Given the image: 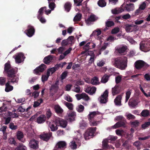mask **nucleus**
<instances>
[{
  "label": "nucleus",
  "instance_id": "obj_1",
  "mask_svg": "<svg viewBox=\"0 0 150 150\" xmlns=\"http://www.w3.org/2000/svg\"><path fill=\"white\" fill-rule=\"evenodd\" d=\"M127 61L126 57L123 56L119 57L114 59L113 65L117 68L124 70L127 67Z\"/></svg>",
  "mask_w": 150,
  "mask_h": 150
},
{
  "label": "nucleus",
  "instance_id": "obj_2",
  "mask_svg": "<svg viewBox=\"0 0 150 150\" xmlns=\"http://www.w3.org/2000/svg\"><path fill=\"white\" fill-rule=\"evenodd\" d=\"M7 76L9 78L8 79L7 82L5 84L17 83L18 78L15 75V69L11 68L6 72Z\"/></svg>",
  "mask_w": 150,
  "mask_h": 150
},
{
  "label": "nucleus",
  "instance_id": "obj_3",
  "mask_svg": "<svg viewBox=\"0 0 150 150\" xmlns=\"http://www.w3.org/2000/svg\"><path fill=\"white\" fill-rule=\"evenodd\" d=\"M128 11H133L134 9V4L131 3L127 4L125 6H124L123 5L118 8H117L112 10V13L115 14H118L123 12L125 9Z\"/></svg>",
  "mask_w": 150,
  "mask_h": 150
},
{
  "label": "nucleus",
  "instance_id": "obj_4",
  "mask_svg": "<svg viewBox=\"0 0 150 150\" xmlns=\"http://www.w3.org/2000/svg\"><path fill=\"white\" fill-rule=\"evenodd\" d=\"M135 68L137 70L142 69L143 71L146 70L149 67V65L142 60H138L134 63Z\"/></svg>",
  "mask_w": 150,
  "mask_h": 150
},
{
  "label": "nucleus",
  "instance_id": "obj_5",
  "mask_svg": "<svg viewBox=\"0 0 150 150\" xmlns=\"http://www.w3.org/2000/svg\"><path fill=\"white\" fill-rule=\"evenodd\" d=\"M96 130V127L88 128L84 134L85 139L86 140L88 139L89 137H91L94 134Z\"/></svg>",
  "mask_w": 150,
  "mask_h": 150
},
{
  "label": "nucleus",
  "instance_id": "obj_6",
  "mask_svg": "<svg viewBox=\"0 0 150 150\" xmlns=\"http://www.w3.org/2000/svg\"><path fill=\"white\" fill-rule=\"evenodd\" d=\"M108 90H106L103 94L100 97L98 100L101 103H105L108 101Z\"/></svg>",
  "mask_w": 150,
  "mask_h": 150
},
{
  "label": "nucleus",
  "instance_id": "obj_7",
  "mask_svg": "<svg viewBox=\"0 0 150 150\" xmlns=\"http://www.w3.org/2000/svg\"><path fill=\"white\" fill-rule=\"evenodd\" d=\"M35 31L34 27L29 25L27 27V29L25 30V33L28 37H31L34 35Z\"/></svg>",
  "mask_w": 150,
  "mask_h": 150
},
{
  "label": "nucleus",
  "instance_id": "obj_8",
  "mask_svg": "<svg viewBox=\"0 0 150 150\" xmlns=\"http://www.w3.org/2000/svg\"><path fill=\"white\" fill-rule=\"evenodd\" d=\"M46 67V66L45 64H42L34 69V73L36 74H39L40 73L42 72L45 70Z\"/></svg>",
  "mask_w": 150,
  "mask_h": 150
},
{
  "label": "nucleus",
  "instance_id": "obj_9",
  "mask_svg": "<svg viewBox=\"0 0 150 150\" xmlns=\"http://www.w3.org/2000/svg\"><path fill=\"white\" fill-rule=\"evenodd\" d=\"M55 122L58 125L59 124L60 126L63 128L65 127L67 125L66 121L57 117L55 118Z\"/></svg>",
  "mask_w": 150,
  "mask_h": 150
},
{
  "label": "nucleus",
  "instance_id": "obj_10",
  "mask_svg": "<svg viewBox=\"0 0 150 150\" xmlns=\"http://www.w3.org/2000/svg\"><path fill=\"white\" fill-rule=\"evenodd\" d=\"M75 96L78 100L82 99L85 101H88L90 100L88 96L84 93H82L81 94H77Z\"/></svg>",
  "mask_w": 150,
  "mask_h": 150
},
{
  "label": "nucleus",
  "instance_id": "obj_11",
  "mask_svg": "<svg viewBox=\"0 0 150 150\" xmlns=\"http://www.w3.org/2000/svg\"><path fill=\"white\" fill-rule=\"evenodd\" d=\"M52 135V133L50 132L48 133H43L40 135V138L42 140L47 141L50 138Z\"/></svg>",
  "mask_w": 150,
  "mask_h": 150
},
{
  "label": "nucleus",
  "instance_id": "obj_12",
  "mask_svg": "<svg viewBox=\"0 0 150 150\" xmlns=\"http://www.w3.org/2000/svg\"><path fill=\"white\" fill-rule=\"evenodd\" d=\"M122 89L120 85H116L115 86L112 88V94L113 96H114L119 93Z\"/></svg>",
  "mask_w": 150,
  "mask_h": 150
},
{
  "label": "nucleus",
  "instance_id": "obj_13",
  "mask_svg": "<svg viewBox=\"0 0 150 150\" xmlns=\"http://www.w3.org/2000/svg\"><path fill=\"white\" fill-rule=\"evenodd\" d=\"M38 142L34 139H32L29 142L30 147L33 149L38 148Z\"/></svg>",
  "mask_w": 150,
  "mask_h": 150
},
{
  "label": "nucleus",
  "instance_id": "obj_14",
  "mask_svg": "<svg viewBox=\"0 0 150 150\" xmlns=\"http://www.w3.org/2000/svg\"><path fill=\"white\" fill-rule=\"evenodd\" d=\"M96 90V88L95 87L91 88L88 87L86 88H85L84 89V91L85 92L89 94L92 95L95 93Z\"/></svg>",
  "mask_w": 150,
  "mask_h": 150
},
{
  "label": "nucleus",
  "instance_id": "obj_15",
  "mask_svg": "<svg viewBox=\"0 0 150 150\" xmlns=\"http://www.w3.org/2000/svg\"><path fill=\"white\" fill-rule=\"evenodd\" d=\"M97 19V18L95 15H91L87 19L85 20L86 23L87 24H90L91 22L95 21Z\"/></svg>",
  "mask_w": 150,
  "mask_h": 150
},
{
  "label": "nucleus",
  "instance_id": "obj_16",
  "mask_svg": "<svg viewBox=\"0 0 150 150\" xmlns=\"http://www.w3.org/2000/svg\"><path fill=\"white\" fill-rule=\"evenodd\" d=\"M127 47L126 46H123L117 49V52L121 55H123L126 54Z\"/></svg>",
  "mask_w": 150,
  "mask_h": 150
},
{
  "label": "nucleus",
  "instance_id": "obj_17",
  "mask_svg": "<svg viewBox=\"0 0 150 150\" xmlns=\"http://www.w3.org/2000/svg\"><path fill=\"white\" fill-rule=\"evenodd\" d=\"M48 125L50 127L51 130L52 131H54L57 130L58 127L57 125H58L55 123V125H54L53 123L54 122H47Z\"/></svg>",
  "mask_w": 150,
  "mask_h": 150
},
{
  "label": "nucleus",
  "instance_id": "obj_18",
  "mask_svg": "<svg viewBox=\"0 0 150 150\" xmlns=\"http://www.w3.org/2000/svg\"><path fill=\"white\" fill-rule=\"evenodd\" d=\"M23 54L22 53H20L18 54L17 55L13 56V57H14L16 63H19L21 62V58L23 57Z\"/></svg>",
  "mask_w": 150,
  "mask_h": 150
},
{
  "label": "nucleus",
  "instance_id": "obj_19",
  "mask_svg": "<svg viewBox=\"0 0 150 150\" xmlns=\"http://www.w3.org/2000/svg\"><path fill=\"white\" fill-rule=\"evenodd\" d=\"M122 127H126L125 122L122 121L116 123L114 125L112 126V127L114 129H116Z\"/></svg>",
  "mask_w": 150,
  "mask_h": 150
},
{
  "label": "nucleus",
  "instance_id": "obj_20",
  "mask_svg": "<svg viewBox=\"0 0 150 150\" xmlns=\"http://www.w3.org/2000/svg\"><path fill=\"white\" fill-rule=\"evenodd\" d=\"M100 114V113L98 111L90 112L87 116L88 119V120H92L96 115H99Z\"/></svg>",
  "mask_w": 150,
  "mask_h": 150
},
{
  "label": "nucleus",
  "instance_id": "obj_21",
  "mask_svg": "<svg viewBox=\"0 0 150 150\" xmlns=\"http://www.w3.org/2000/svg\"><path fill=\"white\" fill-rule=\"evenodd\" d=\"M53 59V56L49 55L45 57L43 60V62L46 64H49Z\"/></svg>",
  "mask_w": 150,
  "mask_h": 150
},
{
  "label": "nucleus",
  "instance_id": "obj_22",
  "mask_svg": "<svg viewBox=\"0 0 150 150\" xmlns=\"http://www.w3.org/2000/svg\"><path fill=\"white\" fill-rule=\"evenodd\" d=\"M136 26L133 24H125L124 26V28L125 29L126 31L129 33L133 31L132 28Z\"/></svg>",
  "mask_w": 150,
  "mask_h": 150
},
{
  "label": "nucleus",
  "instance_id": "obj_23",
  "mask_svg": "<svg viewBox=\"0 0 150 150\" xmlns=\"http://www.w3.org/2000/svg\"><path fill=\"white\" fill-rule=\"evenodd\" d=\"M67 144L65 141H59L57 144L56 147L57 148L63 149L65 148Z\"/></svg>",
  "mask_w": 150,
  "mask_h": 150
},
{
  "label": "nucleus",
  "instance_id": "obj_24",
  "mask_svg": "<svg viewBox=\"0 0 150 150\" xmlns=\"http://www.w3.org/2000/svg\"><path fill=\"white\" fill-rule=\"evenodd\" d=\"M122 97L121 95L117 96L115 99L114 102L115 104L117 106H120L121 105V99Z\"/></svg>",
  "mask_w": 150,
  "mask_h": 150
},
{
  "label": "nucleus",
  "instance_id": "obj_25",
  "mask_svg": "<svg viewBox=\"0 0 150 150\" xmlns=\"http://www.w3.org/2000/svg\"><path fill=\"white\" fill-rule=\"evenodd\" d=\"M79 143L77 141L76 139H74L73 141L70 142L69 144L70 146L72 149H75L76 148L77 144Z\"/></svg>",
  "mask_w": 150,
  "mask_h": 150
},
{
  "label": "nucleus",
  "instance_id": "obj_26",
  "mask_svg": "<svg viewBox=\"0 0 150 150\" xmlns=\"http://www.w3.org/2000/svg\"><path fill=\"white\" fill-rule=\"evenodd\" d=\"M46 120V117L43 115H41L37 118V121L38 123L44 122Z\"/></svg>",
  "mask_w": 150,
  "mask_h": 150
},
{
  "label": "nucleus",
  "instance_id": "obj_27",
  "mask_svg": "<svg viewBox=\"0 0 150 150\" xmlns=\"http://www.w3.org/2000/svg\"><path fill=\"white\" fill-rule=\"evenodd\" d=\"M139 102L136 100H132L130 99L129 100L128 104L129 106L133 107L137 105Z\"/></svg>",
  "mask_w": 150,
  "mask_h": 150
},
{
  "label": "nucleus",
  "instance_id": "obj_28",
  "mask_svg": "<svg viewBox=\"0 0 150 150\" xmlns=\"http://www.w3.org/2000/svg\"><path fill=\"white\" fill-rule=\"evenodd\" d=\"M54 108L55 112L58 113H62L63 112V109L58 105H54Z\"/></svg>",
  "mask_w": 150,
  "mask_h": 150
},
{
  "label": "nucleus",
  "instance_id": "obj_29",
  "mask_svg": "<svg viewBox=\"0 0 150 150\" xmlns=\"http://www.w3.org/2000/svg\"><path fill=\"white\" fill-rule=\"evenodd\" d=\"M11 67L10 62L9 61H8L6 63L4 64V72L6 73V72L8 71V70L11 69Z\"/></svg>",
  "mask_w": 150,
  "mask_h": 150
},
{
  "label": "nucleus",
  "instance_id": "obj_30",
  "mask_svg": "<svg viewBox=\"0 0 150 150\" xmlns=\"http://www.w3.org/2000/svg\"><path fill=\"white\" fill-rule=\"evenodd\" d=\"M69 118L68 119L71 122L74 120V117L76 116V113L71 112L68 114Z\"/></svg>",
  "mask_w": 150,
  "mask_h": 150
},
{
  "label": "nucleus",
  "instance_id": "obj_31",
  "mask_svg": "<svg viewBox=\"0 0 150 150\" xmlns=\"http://www.w3.org/2000/svg\"><path fill=\"white\" fill-rule=\"evenodd\" d=\"M71 4L70 2H66L64 5V8L65 10L67 12H69L71 8Z\"/></svg>",
  "mask_w": 150,
  "mask_h": 150
},
{
  "label": "nucleus",
  "instance_id": "obj_32",
  "mask_svg": "<svg viewBox=\"0 0 150 150\" xmlns=\"http://www.w3.org/2000/svg\"><path fill=\"white\" fill-rule=\"evenodd\" d=\"M72 91L77 93H79L82 91V89L79 85H75L72 88Z\"/></svg>",
  "mask_w": 150,
  "mask_h": 150
},
{
  "label": "nucleus",
  "instance_id": "obj_33",
  "mask_svg": "<svg viewBox=\"0 0 150 150\" xmlns=\"http://www.w3.org/2000/svg\"><path fill=\"white\" fill-rule=\"evenodd\" d=\"M140 49L142 51L146 52L147 46L145 42H141L140 43Z\"/></svg>",
  "mask_w": 150,
  "mask_h": 150
},
{
  "label": "nucleus",
  "instance_id": "obj_34",
  "mask_svg": "<svg viewBox=\"0 0 150 150\" xmlns=\"http://www.w3.org/2000/svg\"><path fill=\"white\" fill-rule=\"evenodd\" d=\"M47 7L46 6H44V7H41L40 8L38 11V14L37 16V18H39L40 17H42L43 15L44 9L45 10V9H46Z\"/></svg>",
  "mask_w": 150,
  "mask_h": 150
},
{
  "label": "nucleus",
  "instance_id": "obj_35",
  "mask_svg": "<svg viewBox=\"0 0 150 150\" xmlns=\"http://www.w3.org/2000/svg\"><path fill=\"white\" fill-rule=\"evenodd\" d=\"M91 83L92 84H98L100 83L98 78L95 76L91 80Z\"/></svg>",
  "mask_w": 150,
  "mask_h": 150
},
{
  "label": "nucleus",
  "instance_id": "obj_36",
  "mask_svg": "<svg viewBox=\"0 0 150 150\" xmlns=\"http://www.w3.org/2000/svg\"><path fill=\"white\" fill-rule=\"evenodd\" d=\"M130 124L131 127H135L139 125L140 122L138 120H135L134 121L130 122Z\"/></svg>",
  "mask_w": 150,
  "mask_h": 150
},
{
  "label": "nucleus",
  "instance_id": "obj_37",
  "mask_svg": "<svg viewBox=\"0 0 150 150\" xmlns=\"http://www.w3.org/2000/svg\"><path fill=\"white\" fill-rule=\"evenodd\" d=\"M16 137L18 140L21 141L24 137V135L22 132L19 131L16 133Z\"/></svg>",
  "mask_w": 150,
  "mask_h": 150
},
{
  "label": "nucleus",
  "instance_id": "obj_38",
  "mask_svg": "<svg viewBox=\"0 0 150 150\" xmlns=\"http://www.w3.org/2000/svg\"><path fill=\"white\" fill-rule=\"evenodd\" d=\"M89 123L91 126H95L99 124L100 122L93 120V119L88 120Z\"/></svg>",
  "mask_w": 150,
  "mask_h": 150
},
{
  "label": "nucleus",
  "instance_id": "obj_39",
  "mask_svg": "<svg viewBox=\"0 0 150 150\" xmlns=\"http://www.w3.org/2000/svg\"><path fill=\"white\" fill-rule=\"evenodd\" d=\"M87 124L85 121L82 120L79 123V127L81 129H83L87 127Z\"/></svg>",
  "mask_w": 150,
  "mask_h": 150
},
{
  "label": "nucleus",
  "instance_id": "obj_40",
  "mask_svg": "<svg viewBox=\"0 0 150 150\" xmlns=\"http://www.w3.org/2000/svg\"><path fill=\"white\" fill-rule=\"evenodd\" d=\"M43 102V100L42 98L38 100L37 101L34 102L33 105V107L36 108L40 105L41 103Z\"/></svg>",
  "mask_w": 150,
  "mask_h": 150
},
{
  "label": "nucleus",
  "instance_id": "obj_41",
  "mask_svg": "<svg viewBox=\"0 0 150 150\" xmlns=\"http://www.w3.org/2000/svg\"><path fill=\"white\" fill-rule=\"evenodd\" d=\"M82 14L80 13H77L74 18V21H79L81 20L82 17Z\"/></svg>",
  "mask_w": 150,
  "mask_h": 150
},
{
  "label": "nucleus",
  "instance_id": "obj_42",
  "mask_svg": "<svg viewBox=\"0 0 150 150\" xmlns=\"http://www.w3.org/2000/svg\"><path fill=\"white\" fill-rule=\"evenodd\" d=\"M149 111L147 110H143L141 113V115L143 117H148L149 115Z\"/></svg>",
  "mask_w": 150,
  "mask_h": 150
},
{
  "label": "nucleus",
  "instance_id": "obj_43",
  "mask_svg": "<svg viewBox=\"0 0 150 150\" xmlns=\"http://www.w3.org/2000/svg\"><path fill=\"white\" fill-rule=\"evenodd\" d=\"M109 76L107 75H105L103 76L102 77L101 82L102 83H105L106 82H107Z\"/></svg>",
  "mask_w": 150,
  "mask_h": 150
},
{
  "label": "nucleus",
  "instance_id": "obj_44",
  "mask_svg": "<svg viewBox=\"0 0 150 150\" xmlns=\"http://www.w3.org/2000/svg\"><path fill=\"white\" fill-rule=\"evenodd\" d=\"M131 93V90H128L126 93V97H125V103H126L128 101L129 98H130V96Z\"/></svg>",
  "mask_w": 150,
  "mask_h": 150
},
{
  "label": "nucleus",
  "instance_id": "obj_45",
  "mask_svg": "<svg viewBox=\"0 0 150 150\" xmlns=\"http://www.w3.org/2000/svg\"><path fill=\"white\" fill-rule=\"evenodd\" d=\"M26 147L22 144H20L16 147L15 150H26Z\"/></svg>",
  "mask_w": 150,
  "mask_h": 150
},
{
  "label": "nucleus",
  "instance_id": "obj_46",
  "mask_svg": "<svg viewBox=\"0 0 150 150\" xmlns=\"http://www.w3.org/2000/svg\"><path fill=\"white\" fill-rule=\"evenodd\" d=\"M108 140L106 139H105L103 141V146L104 149H108L109 146L108 145Z\"/></svg>",
  "mask_w": 150,
  "mask_h": 150
},
{
  "label": "nucleus",
  "instance_id": "obj_47",
  "mask_svg": "<svg viewBox=\"0 0 150 150\" xmlns=\"http://www.w3.org/2000/svg\"><path fill=\"white\" fill-rule=\"evenodd\" d=\"M115 24L112 21H108L105 22L106 27H110L114 25Z\"/></svg>",
  "mask_w": 150,
  "mask_h": 150
},
{
  "label": "nucleus",
  "instance_id": "obj_48",
  "mask_svg": "<svg viewBox=\"0 0 150 150\" xmlns=\"http://www.w3.org/2000/svg\"><path fill=\"white\" fill-rule=\"evenodd\" d=\"M98 5L101 7L105 6L106 5V3L103 0H99L98 2Z\"/></svg>",
  "mask_w": 150,
  "mask_h": 150
},
{
  "label": "nucleus",
  "instance_id": "obj_49",
  "mask_svg": "<svg viewBox=\"0 0 150 150\" xmlns=\"http://www.w3.org/2000/svg\"><path fill=\"white\" fill-rule=\"evenodd\" d=\"M76 110L79 112H83L84 107V106L81 105H79L76 108Z\"/></svg>",
  "mask_w": 150,
  "mask_h": 150
},
{
  "label": "nucleus",
  "instance_id": "obj_50",
  "mask_svg": "<svg viewBox=\"0 0 150 150\" xmlns=\"http://www.w3.org/2000/svg\"><path fill=\"white\" fill-rule=\"evenodd\" d=\"M125 116L127 117V118L128 120L134 119L135 118V117L134 115L130 113H126L125 114Z\"/></svg>",
  "mask_w": 150,
  "mask_h": 150
},
{
  "label": "nucleus",
  "instance_id": "obj_51",
  "mask_svg": "<svg viewBox=\"0 0 150 150\" xmlns=\"http://www.w3.org/2000/svg\"><path fill=\"white\" fill-rule=\"evenodd\" d=\"M5 91L6 92H8L13 90V87L11 85H6Z\"/></svg>",
  "mask_w": 150,
  "mask_h": 150
},
{
  "label": "nucleus",
  "instance_id": "obj_52",
  "mask_svg": "<svg viewBox=\"0 0 150 150\" xmlns=\"http://www.w3.org/2000/svg\"><path fill=\"white\" fill-rule=\"evenodd\" d=\"M9 126V128L12 130H15L18 128V126L15 125L12 122L10 123Z\"/></svg>",
  "mask_w": 150,
  "mask_h": 150
},
{
  "label": "nucleus",
  "instance_id": "obj_53",
  "mask_svg": "<svg viewBox=\"0 0 150 150\" xmlns=\"http://www.w3.org/2000/svg\"><path fill=\"white\" fill-rule=\"evenodd\" d=\"M117 139V137L116 136L110 135L106 139H108V141L109 140L114 141L116 140Z\"/></svg>",
  "mask_w": 150,
  "mask_h": 150
},
{
  "label": "nucleus",
  "instance_id": "obj_54",
  "mask_svg": "<svg viewBox=\"0 0 150 150\" xmlns=\"http://www.w3.org/2000/svg\"><path fill=\"white\" fill-rule=\"evenodd\" d=\"M58 88V87L57 85H52L50 90L51 91L56 92Z\"/></svg>",
  "mask_w": 150,
  "mask_h": 150
},
{
  "label": "nucleus",
  "instance_id": "obj_55",
  "mask_svg": "<svg viewBox=\"0 0 150 150\" xmlns=\"http://www.w3.org/2000/svg\"><path fill=\"white\" fill-rule=\"evenodd\" d=\"M65 105L70 110H73V105L72 103L66 102L65 103Z\"/></svg>",
  "mask_w": 150,
  "mask_h": 150
},
{
  "label": "nucleus",
  "instance_id": "obj_56",
  "mask_svg": "<svg viewBox=\"0 0 150 150\" xmlns=\"http://www.w3.org/2000/svg\"><path fill=\"white\" fill-rule=\"evenodd\" d=\"M54 2H48L49 7L51 10H53L55 7V4Z\"/></svg>",
  "mask_w": 150,
  "mask_h": 150
},
{
  "label": "nucleus",
  "instance_id": "obj_57",
  "mask_svg": "<svg viewBox=\"0 0 150 150\" xmlns=\"http://www.w3.org/2000/svg\"><path fill=\"white\" fill-rule=\"evenodd\" d=\"M6 81V79L4 77H0V84H5Z\"/></svg>",
  "mask_w": 150,
  "mask_h": 150
},
{
  "label": "nucleus",
  "instance_id": "obj_58",
  "mask_svg": "<svg viewBox=\"0 0 150 150\" xmlns=\"http://www.w3.org/2000/svg\"><path fill=\"white\" fill-rule=\"evenodd\" d=\"M146 4L145 2H143L141 4H140L139 7V8L142 11L144 10L146 8Z\"/></svg>",
  "mask_w": 150,
  "mask_h": 150
},
{
  "label": "nucleus",
  "instance_id": "obj_59",
  "mask_svg": "<svg viewBox=\"0 0 150 150\" xmlns=\"http://www.w3.org/2000/svg\"><path fill=\"white\" fill-rule=\"evenodd\" d=\"M8 142L9 143L13 144L15 145H16L17 144V143L16 142L14 138L13 137L9 138L8 140Z\"/></svg>",
  "mask_w": 150,
  "mask_h": 150
},
{
  "label": "nucleus",
  "instance_id": "obj_60",
  "mask_svg": "<svg viewBox=\"0 0 150 150\" xmlns=\"http://www.w3.org/2000/svg\"><path fill=\"white\" fill-rule=\"evenodd\" d=\"M124 132V131L122 129H117L115 130L116 134L120 136H121Z\"/></svg>",
  "mask_w": 150,
  "mask_h": 150
},
{
  "label": "nucleus",
  "instance_id": "obj_61",
  "mask_svg": "<svg viewBox=\"0 0 150 150\" xmlns=\"http://www.w3.org/2000/svg\"><path fill=\"white\" fill-rule=\"evenodd\" d=\"M68 72L67 71H65L62 73L61 75V79L62 80L64 79L67 76Z\"/></svg>",
  "mask_w": 150,
  "mask_h": 150
},
{
  "label": "nucleus",
  "instance_id": "obj_62",
  "mask_svg": "<svg viewBox=\"0 0 150 150\" xmlns=\"http://www.w3.org/2000/svg\"><path fill=\"white\" fill-rule=\"evenodd\" d=\"M143 13V11L140 9L139 8L137 9L134 13V16H137L139 14H141Z\"/></svg>",
  "mask_w": 150,
  "mask_h": 150
},
{
  "label": "nucleus",
  "instance_id": "obj_63",
  "mask_svg": "<svg viewBox=\"0 0 150 150\" xmlns=\"http://www.w3.org/2000/svg\"><path fill=\"white\" fill-rule=\"evenodd\" d=\"M90 44V42L87 43L83 47V49L86 51H88L89 49H91Z\"/></svg>",
  "mask_w": 150,
  "mask_h": 150
},
{
  "label": "nucleus",
  "instance_id": "obj_64",
  "mask_svg": "<svg viewBox=\"0 0 150 150\" xmlns=\"http://www.w3.org/2000/svg\"><path fill=\"white\" fill-rule=\"evenodd\" d=\"M52 112L50 109H48L46 113V117L47 118L49 119L52 115Z\"/></svg>",
  "mask_w": 150,
  "mask_h": 150
}]
</instances>
